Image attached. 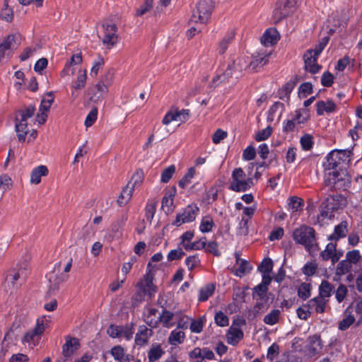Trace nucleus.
Masks as SVG:
<instances>
[{"mask_svg": "<svg viewBox=\"0 0 362 362\" xmlns=\"http://www.w3.org/2000/svg\"><path fill=\"white\" fill-rule=\"evenodd\" d=\"M214 225L211 217L204 216L201 221L199 229L202 233H208L212 230Z\"/></svg>", "mask_w": 362, "mask_h": 362, "instance_id": "41", "label": "nucleus"}, {"mask_svg": "<svg viewBox=\"0 0 362 362\" xmlns=\"http://www.w3.org/2000/svg\"><path fill=\"white\" fill-rule=\"evenodd\" d=\"M318 57L313 54V49H310L303 54L305 69L310 74H316L321 69V66L317 63Z\"/></svg>", "mask_w": 362, "mask_h": 362, "instance_id": "9", "label": "nucleus"}, {"mask_svg": "<svg viewBox=\"0 0 362 362\" xmlns=\"http://www.w3.org/2000/svg\"><path fill=\"white\" fill-rule=\"evenodd\" d=\"M298 296L303 300H306L310 296V284L303 283L298 289Z\"/></svg>", "mask_w": 362, "mask_h": 362, "instance_id": "47", "label": "nucleus"}, {"mask_svg": "<svg viewBox=\"0 0 362 362\" xmlns=\"http://www.w3.org/2000/svg\"><path fill=\"white\" fill-rule=\"evenodd\" d=\"M337 244L333 243H329L327 245L325 250L320 252V257L324 261H327L332 257V255L334 252H336Z\"/></svg>", "mask_w": 362, "mask_h": 362, "instance_id": "38", "label": "nucleus"}, {"mask_svg": "<svg viewBox=\"0 0 362 362\" xmlns=\"http://www.w3.org/2000/svg\"><path fill=\"white\" fill-rule=\"evenodd\" d=\"M316 106L318 115H322L325 112H332L336 109V105L332 100H328L327 102L323 100L318 101Z\"/></svg>", "mask_w": 362, "mask_h": 362, "instance_id": "23", "label": "nucleus"}, {"mask_svg": "<svg viewBox=\"0 0 362 362\" xmlns=\"http://www.w3.org/2000/svg\"><path fill=\"white\" fill-rule=\"evenodd\" d=\"M221 83H228V80L227 79L226 76H225L224 72H223L221 74H218L216 76H214L212 80L209 83V88H216L217 86H218Z\"/></svg>", "mask_w": 362, "mask_h": 362, "instance_id": "45", "label": "nucleus"}, {"mask_svg": "<svg viewBox=\"0 0 362 362\" xmlns=\"http://www.w3.org/2000/svg\"><path fill=\"white\" fill-rule=\"evenodd\" d=\"M15 121V131L17 134L18 139L20 142H24L25 140L26 135L28 132V119H25L21 117H18L16 115L14 119Z\"/></svg>", "mask_w": 362, "mask_h": 362, "instance_id": "10", "label": "nucleus"}, {"mask_svg": "<svg viewBox=\"0 0 362 362\" xmlns=\"http://www.w3.org/2000/svg\"><path fill=\"white\" fill-rule=\"evenodd\" d=\"M49 170L45 165H39L35 168L30 175V182L35 185H37L41 182V177L46 176L48 175Z\"/></svg>", "mask_w": 362, "mask_h": 362, "instance_id": "18", "label": "nucleus"}, {"mask_svg": "<svg viewBox=\"0 0 362 362\" xmlns=\"http://www.w3.org/2000/svg\"><path fill=\"white\" fill-rule=\"evenodd\" d=\"M294 88V82H287L283 88L279 90V98L284 100L285 98H289L290 94Z\"/></svg>", "mask_w": 362, "mask_h": 362, "instance_id": "46", "label": "nucleus"}, {"mask_svg": "<svg viewBox=\"0 0 362 362\" xmlns=\"http://www.w3.org/2000/svg\"><path fill=\"white\" fill-rule=\"evenodd\" d=\"M86 70H80L78 73L77 79L72 85L71 88L76 90L83 89L86 86Z\"/></svg>", "mask_w": 362, "mask_h": 362, "instance_id": "33", "label": "nucleus"}, {"mask_svg": "<svg viewBox=\"0 0 362 362\" xmlns=\"http://www.w3.org/2000/svg\"><path fill=\"white\" fill-rule=\"evenodd\" d=\"M134 189V185H131V182H129L123 188L117 200V203L119 206H123L127 204L132 196Z\"/></svg>", "mask_w": 362, "mask_h": 362, "instance_id": "16", "label": "nucleus"}, {"mask_svg": "<svg viewBox=\"0 0 362 362\" xmlns=\"http://www.w3.org/2000/svg\"><path fill=\"white\" fill-rule=\"evenodd\" d=\"M185 333L182 331L173 330L169 337L168 341L172 345L181 344L185 339Z\"/></svg>", "mask_w": 362, "mask_h": 362, "instance_id": "35", "label": "nucleus"}, {"mask_svg": "<svg viewBox=\"0 0 362 362\" xmlns=\"http://www.w3.org/2000/svg\"><path fill=\"white\" fill-rule=\"evenodd\" d=\"M199 209L195 204L188 205L181 214H177L175 221L173 223L174 226H180L182 223L192 222L195 220L196 216Z\"/></svg>", "mask_w": 362, "mask_h": 362, "instance_id": "8", "label": "nucleus"}, {"mask_svg": "<svg viewBox=\"0 0 362 362\" xmlns=\"http://www.w3.org/2000/svg\"><path fill=\"white\" fill-rule=\"evenodd\" d=\"M234 38V33H231L226 35L219 44L218 52L223 54L228 49V45L232 42Z\"/></svg>", "mask_w": 362, "mask_h": 362, "instance_id": "43", "label": "nucleus"}, {"mask_svg": "<svg viewBox=\"0 0 362 362\" xmlns=\"http://www.w3.org/2000/svg\"><path fill=\"white\" fill-rule=\"evenodd\" d=\"M300 144L304 151H310L313 146V136L310 134H305L300 138Z\"/></svg>", "mask_w": 362, "mask_h": 362, "instance_id": "52", "label": "nucleus"}, {"mask_svg": "<svg viewBox=\"0 0 362 362\" xmlns=\"http://www.w3.org/2000/svg\"><path fill=\"white\" fill-rule=\"evenodd\" d=\"M327 300L322 296H317L310 299L308 302L307 306L310 308H314L316 313H323L325 310ZM306 307V305H304Z\"/></svg>", "mask_w": 362, "mask_h": 362, "instance_id": "17", "label": "nucleus"}, {"mask_svg": "<svg viewBox=\"0 0 362 362\" xmlns=\"http://www.w3.org/2000/svg\"><path fill=\"white\" fill-rule=\"evenodd\" d=\"M153 275L151 273H147L140 280L141 282L144 283V287L146 288V292L150 298L157 291V287L153 284Z\"/></svg>", "mask_w": 362, "mask_h": 362, "instance_id": "25", "label": "nucleus"}, {"mask_svg": "<svg viewBox=\"0 0 362 362\" xmlns=\"http://www.w3.org/2000/svg\"><path fill=\"white\" fill-rule=\"evenodd\" d=\"M195 175V169L192 167L188 169L187 173L183 176V177L179 181L178 185L180 187L185 189L191 182V180Z\"/></svg>", "mask_w": 362, "mask_h": 362, "instance_id": "36", "label": "nucleus"}, {"mask_svg": "<svg viewBox=\"0 0 362 362\" xmlns=\"http://www.w3.org/2000/svg\"><path fill=\"white\" fill-rule=\"evenodd\" d=\"M20 45V35L11 34L0 43V66L5 57L10 58Z\"/></svg>", "mask_w": 362, "mask_h": 362, "instance_id": "5", "label": "nucleus"}, {"mask_svg": "<svg viewBox=\"0 0 362 362\" xmlns=\"http://www.w3.org/2000/svg\"><path fill=\"white\" fill-rule=\"evenodd\" d=\"M303 200L297 197H291L288 206L293 211H300L303 206Z\"/></svg>", "mask_w": 362, "mask_h": 362, "instance_id": "44", "label": "nucleus"}, {"mask_svg": "<svg viewBox=\"0 0 362 362\" xmlns=\"http://www.w3.org/2000/svg\"><path fill=\"white\" fill-rule=\"evenodd\" d=\"M108 86L98 81V83L94 86V88L96 89L97 91L93 93V95L90 98V100L94 103L98 102L108 93Z\"/></svg>", "mask_w": 362, "mask_h": 362, "instance_id": "24", "label": "nucleus"}, {"mask_svg": "<svg viewBox=\"0 0 362 362\" xmlns=\"http://www.w3.org/2000/svg\"><path fill=\"white\" fill-rule=\"evenodd\" d=\"M269 54L265 55L264 57H257L253 59L249 64H247V67L251 68L252 70L255 71L259 66V64H266L268 62V57Z\"/></svg>", "mask_w": 362, "mask_h": 362, "instance_id": "59", "label": "nucleus"}, {"mask_svg": "<svg viewBox=\"0 0 362 362\" xmlns=\"http://www.w3.org/2000/svg\"><path fill=\"white\" fill-rule=\"evenodd\" d=\"M98 117V109L94 107L91 109L88 115H87L84 124L86 127H91L97 119Z\"/></svg>", "mask_w": 362, "mask_h": 362, "instance_id": "54", "label": "nucleus"}, {"mask_svg": "<svg viewBox=\"0 0 362 362\" xmlns=\"http://www.w3.org/2000/svg\"><path fill=\"white\" fill-rule=\"evenodd\" d=\"M334 286L328 281L323 280L319 286V296L324 298H329L334 292Z\"/></svg>", "mask_w": 362, "mask_h": 362, "instance_id": "26", "label": "nucleus"}, {"mask_svg": "<svg viewBox=\"0 0 362 362\" xmlns=\"http://www.w3.org/2000/svg\"><path fill=\"white\" fill-rule=\"evenodd\" d=\"M347 201L344 196L341 194L330 195L322 203L321 208L323 209L321 211L322 216H327L329 212L342 209L346 206Z\"/></svg>", "mask_w": 362, "mask_h": 362, "instance_id": "7", "label": "nucleus"}, {"mask_svg": "<svg viewBox=\"0 0 362 362\" xmlns=\"http://www.w3.org/2000/svg\"><path fill=\"white\" fill-rule=\"evenodd\" d=\"M348 223L346 221H341L339 225L334 228V233L328 238L329 240H338L339 239L346 236L348 232Z\"/></svg>", "mask_w": 362, "mask_h": 362, "instance_id": "20", "label": "nucleus"}, {"mask_svg": "<svg viewBox=\"0 0 362 362\" xmlns=\"http://www.w3.org/2000/svg\"><path fill=\"white\" fill-rule=\"evenodd\" d=\"M346 259L353 265L356 264L361 259L360 252L358 250L349 251L346 254Z\"/></svg>", "mask_w": 362, "mask_h": 362, "instance_id": "56", "label": "nucleus"}, {"mask_svg": "<svg viewBox=\"0 0 362 362\" xmlns=\"http://www.w3.org/2000/svg\"><path fill=\"white\" fill-rule=\"evenodd\" d=\"M28 275L25 268H20L18 271L13 269L7 274L5 280L6 284H12L13 288L16 287V281L18 279L24 281Z\"/></svg>", "mask_w": 362, "mask_h": 362, "instance_id": "13", "label": "nucleus"}, {"mask_svg": "<svg viewBox=\"0 0 362 362\" xmlns=\"http://www.w3.org/2000/svg\"><path fill=\"white\" fill-rule=\"evenodd\" d=\"M175 173V166L171 165L164 169L161 173L160 182L163 183H168L172 178L173 174Z\"/></svg>", "mask_w": 362, "mask_h": 362, "instance_id": "40", "label": "nucleus"}, {"mask_svg": "<svg viewBox=\"0 0 362 362\" xmlns=\"http://www.w3.org/2000/svg\"><path fill=\"white\" fill-rule=\"evenodd\" d=\"M348 150H334L326 157L323 163L325 172L324 183L332 189L346 190L351 183V177L345 167L343 157L350 153Z\"/></svg>", "mask_w": 362, "mask_h": 362, "instance_id": "1", "label": "nucleus"}, {"mask_svg": "<svg viewBox=\"0 0 362 362\" xmlns=\"http://www.w3.org/2000/svg\"><path fill=\"white\" fill-rule=\"evenodd\" d=\"M215 291V286L214 284H207L206 286L201 288L199 290V295L198 300L204 302L208 300V298L213 295Z\"/></svg>", "mask_w": 362, "mask_h": 362, "instance_id": "29", "label": "nucleus"}, {"mask_svg": "<svg viewBox=\"0 0 362 362\" xmlns=\"http://www.w3.org/2000/svg\"><path fill=\"white\" fill-rule=\"evenodd\" d=\"M164 354L160 345H153L148 352L149 362H154L158 360Z\"/></svg>", "mask_w": 362, "mask_h": 362, "instance_id": "32", "label": "nucleus"}, {"mask_svg": "<svg viewBox=\"0 0 362 362\" xmlns=\"http://www.w3.org/2000/svg\"><path fill=\"white\" fill-rule=\"evenodd\" d=\"M104 35L102 38L103 46L110 49L115 47L118 42V35L117 34V27L115 23H110L108 21H104L102 23Z\"/></svg>", "mask_w": 362, "mask_h": 362, "instance_id": "6", "label": "nucleus"}, {"mask_svg": "<svg viewBox=\"0 0 362 362\" xmlns=\"http://www.w3.org/2000/svg\"><path fill=\"white\" fill-rule=\"evenodd\" d=\"M329 40V37L325 36L322 37L318 44L315 45V47L314 49H313V54H315V57H318L320 53L322 52V50L325 49L326 45H327L328 42Z\"/></svg>", "mask_w": 362, "mask_h": 362, "instance_id": "55", "label": "nucleus"}, {"mask_svg": "<svg viewBox=\"0 0 362 362\" xmlns=\"http://www.w3.org/2000/svg\"><path fill=\"white\" fill-rule=\"evenodd\" d=\"M80 347L79 340L77 338L68 336L66 337V342L62 346V354L64 357L69 358L72 356L75 351Z\"/></svg>", "mask_w": 362, "mask_h": 362, "instance_id": "11", "label": "nucleus"}, {"mask_svg": "<svg viewBox=\"0 0 362 362\" xmlns=\"http://www.w3.org/2000/svg\"><path fill=\"white\" fill-rule=\"evenodd\" d=\"M280 315L279 310H272L269 314L264 316V322L267 325H273L278 322Z\"/></svg>", "mask_w": 362, "mask_h": 362, "instance_id": "37", "label": "nucleus"}, {"mask_svg": "<svg viewBox=\"0 0 362 362\" xmlns=\"http://www.w3.org/2000/svg\"><path fill=\"white\" fill-rule=\"evenodd\" d=\"M173 313L164 309L162 315L158 317V322L163 323V325L165 327H169V323L173 317Z\"/></svg>", "mask_w": 362, "mask_h": 362, "instance_id": "57", "label": "nucleus"}, {"mask_svg": "<svg viewBox=\"0 0 362 362\" xmlns=\"http://www.w3.org/2000/svg\"><path fill=\"white\" fill-rule=\"evenodd\" d=\"M273 268V262L269 258H264L260 265L258 267V270L262 274L270 273Z\"/></svg>", "mask_w": 362, "mask_h": 362, "instance_id": "48", "label": "nucleus"}, {"mask_svg": "<svg viewBox=\"0 0 362 362\" xmlns=\"http://www.w3.org/2000/svg\"><path fill=\"white\" fill-rule=\"evenodd\" d=\"M348 293L346 286L344 284H339L335 291V297L339 303H341L346 298Z\"/></svg>", "mask_w": 362, "mask_h": 362, "instance_id": "58", "label": "nucleus"}, {"mask_svg": "<svg viewBox=\"0 0 362 362\" xmlns=\"http://www.w3.org/2000/svg\"><path fill=\"white\" fill-rule=\"evenodd\" d=\"M153 334V331L147 328L145 325H141L139 327V332L135 336V343L139 346H144L146 344L148 338Z\"/></svg>", "mask_w": 362, "mask_h": 362, "instance_id": "15", "label": "nucleus"}, {"mask_svg": "<svg viewBox=\"0 0 362 362\" xmlns=\"http://www.w3.org/2000/svg\"><path fill=\"white\" fill-rule=\"evenodd\" d=\"M243 332L237 326L232 325L227 332V341L229 344L235 346L243 338Z\"/></svg>", "mask_w": 362, "mask_h": 362, "instance_id": "14", "label": "nucleus"}, {"mask_svg": "<svg viewBox=\"0 0 362 362\" xmlns=\"http://www.w3.org/2000/svg\"><path fill=\"white\" fill-rule=\"evenodd\" d=\"M299 2L300 0H279L273 12L275 23L280 22L283 18L293 13Z\"/></svg>", "mask_w": 362, "mask_h": 362, "instance_id": "4", "label": "nucleus"}, {"mask_svg": "<svg viewBox=\"0 0 362 362\" xmlns=\"http://www.w3.org/2000/svg\"><path fill=\"white\" fill-rule=\"evenodd\" d=\"M317 269V265L314 262H308L303 267V273L308 276H313L315 274Z\"/></svg>", "mask_w": 362, "mask_h": 362, "instance_id": "61", "label": "nucleus"}, {"mask_svg": "<svg viewBox=\"0 0 362 362\" xmlns=\"http://www.w3.org/2000/svg\"><path fill=\"white\" fill-rule=\"evenodd\" d=\"M239 267L236 270V275L242 276L245 275L246 273H249L252 269V265L247 260H241V262L238 264Z\"/></svg>", "mask_w": 362, "mask_h": 362, "instance_id": "49", "label": "nucleus"}, {"mask_svg": "<svg viewBox=\"0 0 362 362\" xmlns=\"http://www.w3.org/2000/svg\"><path fill=\"white\" fill-rule=\"evenodd\" d=\"M292 236L296 243L303 245L310 253L319 250L313 228L302 225L293 230Z\"/></svg>", "mask_w": 362, "mask_h": 362, "instance_id": "2", "label": "nucleus"}, {"mask_svg": "<svg viewBox=\"0 0 362 362\" xmlns=\"http://www.w3.org/2000/svg\"><path fill=\"white\" fill-rule=\"evenodd\" d=\"M279 33L276 29H268L261 37V42L264 46L273 45L278 40Z\"/></svg>", "mask_w": 362, "mask_h": 362, "instance_id": "19", "label": "nucleus"}, {"mask_svg": "<svg viewBox=\"0 0 362 362\" xmlns=\"http://www.w3.org/2000/svg\"><path fill=\"white\" fill-rule=\"evenodd\" d=\"M227 68L230 70L233 76L239 79L244 75V71L247 68V64L243 59H238L229 63Z\"/></svg>", "mask_w": 362, "mask_h": 362, "instance_id": "12", "label": "nucleus"}, {"mask_svg": "<svg viewBox=\"0 0 362 362\" xmlns=\"http://www.w3.org/2000/svg\"><path fill=\"white\" fill-rule=\"evenodd\" d=\"M54 93L52 91H49L45 93L42 97L41 103L39 107V110L44 112H49L52 104L54 102Z\"/></svg>", "mask_w": 362, "mask_h": 362, "instance_id": "27", "label": "nucleus"}, {"mask_svg": "<svg viewBox=\"0 0 362 362\" xmlns=\"http://www.w3.org/2000/svg\"><path fill=\"white\" fill-rule=\"evenodd\" d=\"M82 61L83 59L81 53L74 54L70 59V61L66 64L64 69L62 71V76L73 75L74 71L71 68V66L73 64H80L82 63Z\"/></svg>", "mask_w": 362, "mask_h": 362, "instance_id": "22", "label": "nucleus"}, {"mask_svg": "<svg viewBox=\"0 0 362 362\" xmlns=\"http://www.w3.org/2000/svg\"><path fill=\"white\" fill-rule=\"evenodd\" d=\"M108 335L112 338H117L122 335V329L121 326L110 325L107 331Z\"/></svg>", "mask_w": 362, "mask_h": 362, "instance_id": "62", "label": "nucleus"}, {"mask_svg": "<svg viewBox=\"0 0 362 362\" xmlns=\"http://www.w3.org/2000/svg\"><path fill=\"white\" fill-rule=\"evenodd\" d=\"M35 107L33 105H30L28 107H25L24 110H18L17 115H19L21 118L25 119H28L31 118L35 112Z\"/></svg>", "mask_w": 362, "mask_h": 362, "instance_id": "51", "label": "nucleus"}, {"mask_svg": "<svg viewBox=\"0 0 362 362\" xmlns=\"http://www.w3.org/2000/svg\"><path fill=\"white\" fill-rule=\"evenodd\" d=\"M268 291V288L265 287V286L258 284L253 288L252 297L255 298V296H257L260 300H267L268 298L267 297V293Z\"/></svg>", "mask_w": 362, "mask_h": 362, "instance_id": "39", "label": "nucleus"}, {"mask_svg": "<svg viewBox=\"0 0 362 362\" xmlns=\"http://www.w3.org/2000/svg\"><path fill=\"white\" fill-rule=\"evenodd\" d=\"M352 266L346 259L341 260L337 266L335 274L339 276L344 275L351 271Z\"/></svg>", "mask_w": 362, "mask_h": 362, "instance_id": "28", "label": "nucleus"}, {"mask_svg": "<svg viewBox=\"0 0 362 362\" xmlns=\"http://www.w3.org/2000/svg\"><path fill=\"white\" fill-rule=\"evenodd\" d=\"M272 128L267 127V128L259 131L255 136V139L257 141H264L269 137L272 134Z\"/></svg>", "mask_w": 362, "mask_h": 362, "instance_id": "63", "label": "nucleus"}, {"mask_svg": "<svg viewBox=\"0 0 362 362\" xmlns=\"http://www.w3.org/2000/svg\"><path fill=\"white\" fill-rule=\"evenodd\" d=\"M229 189L235 192H245L248 189V185L245 180H240L232 182L230 184Z\"/></svg>", "mask_w": 362, "mask_h": 362, "instance_id": "42", "label": "nucleus"}, {"mask_svg": "<svg viewBox=\"0 0 362 362\" xmlns=\"http://www.w3.org/2000/svg\"><path fill=\"white\" fill-rule=\"evenodd\" d=\"M308 350L310 353L315 354L319 349H322L321 339L318 335H313L308 338Z\"/></svg>", "mask_w": 362, "mask_h": 362, "instance_id": "31", "label": "nucleus"}, {"mask_svg": "<svg viewBox=\"0 0 362 362\" xmlns=\"http://www.w3.org/2000/svg\"><path fill=\"white\" fill-rule=\"evenodd\" d=\"M350 310V307L346 309L345 313H349V315L339 323V329L341 331L346 330L355 321V317L351 315V311Z\"/></svg>", "mask_w": 362, "mask_h": 362, "instance_id": "30", "label": "nucleus"}, {"mask_svg": "<svg viewBox=\"0 0 362 362\" xmlns=\"http://www.w3.org/2000/svg\"><path fill=\"white\" fill-rule=\"evenodd\" d=\"M176 194V188L173 187L162 199V208L168 214L173 211V197Z\"/></svg>", "mask_w": 362, "mask_h": 362, "instance_id": "21", "label": "nucleus"}, {"mask_svg": "<svg viewBox=\"0 0 362 362\" xmlns=\"http://www.w3.org/2000/svg\"><path fill=\"white\" fill-rule=\"evenodd\" d=\"M214 320L216 324L220 327L228 326L229 323L228 317L222 311L216 313Z\"/></svg>", "mask_w": 362, "mask_h": 362, "instance_id": "53", "label": "nucleus"}, {"mask_svg": "<svg viewBox=\"0 0 362 362\" xmlns=\"http://www.w3.org/2000/svg\"><path fill=\"white\" fill-rule=\"evenodd\" d=\"M214 5L215 2L213 0H199L190 21L203 24L207 23L214 8Z\"/></svg>", "mask_w": 362, "mask_h": 362, "instance_id": "3", "label": "nucleus"}, {"mask_svg": "<svg viewBox=\"0 0 362 362\" xmlns=\"http://www.w3.org/2000/svg\"><path fill=\"white\" fill-rule=\"evenodd\" d=\"M111 354L115 360L122 361L124 356V350L121 346H115L111 349Z\"/></svg>", "mask_w": 362, "mask_h": 362, "instance_id": "64", "label": "nucleus"}, {"mask_svg": "<svg viewBox=\"0 0 362 362\" xmlns=\"http://www.w3.org/2000/svg\"><path fill=\"white\" fill-rule=\"evenodd\" d=\"M0 18L3 21L6 22H11L13 18V12L11 8L8 7L7 0H4V8L1 9L0 13Z\"/></svg>", "mask_w": 362, "mask_h": 362, "instance_id": "34", "label": "nucleus"}, {"mask_svg": "<svg viewBox=\"0 0 362 362\" xmlns=\"http://www.w3.org/2000/svg\"><path fill=\"white\" fill-rule=\"evenodd\" d=\"M185 255L181 248L172 250L168 255V260L172 262L173 260L180 259Z\"/></svg>", "mask_w": 362, "mask_h": 362, "instance_id": "60", "label": "nucleus"}, {"mask_svg": "<svg viewBox=\"0 0 362 362\" xmlns=\"http://www.w3.org/2000/svg\"><path fill=\"white\" fill-rule=\"evenodd\" d=\"M153 0H145L143 4H141L139 8H138L136 11L135 16H141L144 15L146 12L150 11L153 7Z\"/></svg>", "mask_w": 362, "mask_h": 362, "instance_id": "50", "label": "nucleus"}]
</instances>
